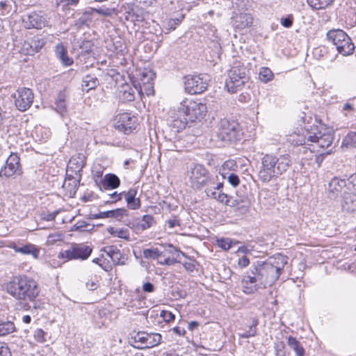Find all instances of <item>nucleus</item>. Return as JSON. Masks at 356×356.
I'll return each mask as SVG.
<instances>
[{
    "label": "nucleus",
    "instance_id": "nucleus-35",
    "mask_svg": "<svg viewBox=\"0 0 356 356\" xmlns=\"http://www.w3.org/2000/svg\"><path fill=\"white\" fill-rule=\"evenodd\" d=\"M154 223L155 220L152 216L145 215L140 222H138L137 227L140 230H145L151 227Z\"/></svg>",
    "mask_w": 356,
    "mask_h": 356
},
{
    "label": "nucleus",
    "instance_id": "nucleus-52",
    "mask_svg": "<svg viewBox=\"0 0 356 356\" xmlns=\"http://www.w3.org/2000/svg\"><path fill=\"white\" fill-rule=\"evenodd\" d=\"M154 284L150 282H145L142 286V290L145 293H152L154 291Z\"/></svg>",
    "mask_w": 356,
    "mask_h": 356
},
{
    "label": "nucleus",
    "instance_id": "nucleus-5",
    "mask_svg": "<svg viewBox=\"0 0 356 356\" xmlns=\"http://www.w3.org/2000/svg\"><path fill=\"white\" fill-rule=\"evenodd\" d=\"M248 79V70L247 67L238 64L233 66L229 70L225 87L229 92L235 93L243 88Z\"/></svg>",
    "mask_w": 356,
    "mask_h": 356
},
{
    "label": "nucleus",
    "instance_id": "nucleus-24",
    "mask_svg": "<svg viewBox=\"0 0 356 356\" xmlns=\"http://www.w3.org/2000/svg\"><path fill=\"white\" fill-rule=\"evenodd\" d=\"M252 21L253 19L250 15L240 13L234 17V26L238 29H243L251 26Z\"/></svg>",
    "mask_w": 356,
    "mask_h": 356
},
{
    "label": "nucleus",
    "instance_id": "nucleus-34",
    "mask_svg": "<svg viewBox=\"0 0 356 356\" xmlns=\"http://www.w3.org/2000/svg\"><path fill=\"white\" fill-rule=\"evenodd\" d=\"M143 254L145 259H159L162 257H166L165 252H161L158 248L145 249L143 251Z\"/></svg>",
    "mask_w": 356,
    "mask_h": 356
},
{
    "label": "nucleus",
    "instance_id": "nucleus-21",
    "mask_svg": "<svg viewBox=\"0 0 356 356\" xmlns=\"http://www.w3.org/2000/svg\"><path fill=\"white\" fill-rule=\"evenodd\" d=\"M26 23L27 24L28 29L34 28L40 29L46 26L47 20L40 14L32 13L28 16V19Z\"/></svg>",
    "mask_w": 356,
    "mask_h": 356
},
{
    "label": "nucleus",
    "instance_id": "nucleus-29",
    "mask_svg": "<svg viewBox=\"0 0 356 356\" xmlns=\"http://www.w3.org/2000/svg\"><path fill=\"white\" fill-rule=\"evenodd\" d=\"M306 129H309V127L306 126L302 134L295 133L289 136V141L293 145H307V143L309 141L308 138L306 137Z\"/></svg>",
    "mask_w": 356,
    "mask_h": 356
},
{
    "label": "nucleus",
    "instance_id": "nucleus-7",
    "mask_svg": "<svg viewBox=\"0 0 356 356\" xmlns=\"http://www.w3.org/2000/svg\"><path fill=\"white\" fill-rule=\"evenodd\" d=\"M327 38L332 42L339 54L343 56L353 54L355 45L351 38L341 29L330 30L327 33Z\"/></svg>",
    "mask_w": 356,
    "mask_h": 356
},
{
    "label": "nucleus",
    "instance_id": "nucleus-51",
    "mask_svg": "<svg viewBox=\"0 0 356 356\" xmlns=\"http://www.w3.org/2000/svg\"><path fill=\"white\" fill-rule=\"evenodd\" d=\"M181 21L179 19H169L167 21V26L170 30H175Z\"/></svg>",
    "mask_w": 356,
    "mask_h": 356
},
{
    "label": "nucleus",
    "instance_id": "nucleus-40",
    "mask_svg": "<svg viewBox=\"0 0 356 356\" xmlns=\"http://www.w3.org/2000/svg\"><path fill=\"white\" fill-rule=\"evenodd\" d=\"M15 327L13 322L6 321L0 323V337L8 334L15 331Z\"/></svg>",
    "mask_w": 356,
    "mask_h": 356
},
{
    "label": "nucleus",
    "instance_id": "nucleus-3",
    "mask_svg": "<svg viewBox=\"0 0 356 356\" xmlns=\"http://www.w3.org/2000/svg\"><path fill=\"white\" fill-rule=\"evenodd\" d=\"M291 165V160L289 154H282L277 157L267 154L261 159L259 177L261 181L268 182L285 172Z\"/></svg>",
    "mask_w": 356,
    "mask_h": 356
},
{
    "label": "nucleus",
    "instance_id": "nucleus-33",
    "mask_svg": "<svg viewBox=\"0 0 356 356\" xmlns=\"http://www.w3.org/2000/svg\"><path fill=\"white\" fill-rule=\"evenodd\" d=\"M273 78L274 74L270 68L266 67H262L260 68L259 72V79L262 83H266L272 81Z\"/></svg>",
    "mask_w": 356,
    "mask_h": 356
},
{
    "label": "nucleus",
    "instance_id": "nucleus-63",
    "mask_svg": "<svg viewBox=\"0 0 356 356\" xmlns=\"http://www.w3.org/2000/svg\"><path fill=\"white\" fill-rule=\"evenodd\" d=\"M122 193H117L115 192L111 195V197L114 200L115 202L122 199Z\"/></svg>",
    "mask_w": 356,
    "mask_h": 356
},
{
    "label": "nucleus",
    "instance_id": "nucleus-42",
    "mask_svg": "<svg viewBox=\"0 0 356 356\" xmlns=\"http://www.w3.org/2000/svg\"><path fill=\"white\" fill-rule=\"evenodd\" d=\"M237 242H234L232 240H231L230 238H218L216 240V243H217L218 246L225 251L229 250L232 248V244L233 243L235 244Z\"/></svg>",
    "mask_w": 356,
    "mask_h": 356
},
{
    "label": "nucleus",
    "instance_id": "nucleus-26",
    "mask_svg": "<svg viewBox=\"0 0 356 356\" xmlns=\"http://www.w3.org/2000/svg\"><path fill=\"white\" fill-rule=\"evenodd\" d=\"M102 184L104 189H115L120 186V180L118 176L110 173L104 176Z\"/></svg>",
    "mask_w": 356,
    "mask_h": 356
},
{
    "label": "nucleus",
    "instance_id": "nucleus-47",
    "mask_svg": "<svg viewBox=\"0 0 356 356\" xmlns=\"http://www.w3.org/2000/svg\"><path fill=\"white\" fill-rule=\"evenodd\" d=\"M293 16L288 15L286 17L282 18L280 20L281 24L285 28H290L293 25Z\"/></svg>",
    "mask_w": 356,
    "mask_h": 356
},
{
    "label": "nucleus",
    "instance_id": "nucleus-49",
    "mask_svg": "<svg viewBox=\"0 0 356 356\" xmlns=\"http://www.w3.org/2000/svg\"><path fill=\"white\" fill-rule=\"evenodd\" d=\"M118 250H119V249L116 246H114V245L106 246L104 248V252L109 257H111L112 255H114V254H115V252H118Z\"/></svg>",
    "mask_w": 356,
    "mask_h": 356
},
{
    "label": "nucleus",
    "instance_id": "nucleus-23",
    "mask_svg": "<svg viewBox=\"0 0 356 356\" xmlns=\"http://www.w3.org/2000/svg\"><path fill=\"white\" fill-rule=\"evenodd\" d=\"M126 214H127L126 209H116L114 210L101 211V212H99L98 213L93 214L92 218L94 219L113 218H116L118 220H120Z\"/></svg>",
    "mask_w": 356,
    "mask_h": 356
},
{
    "label": "nucleus",
    "instance_id": "nucleus-41",
    "mask_svg": "<svg viewBox=\"0 0 356 356\" xmlns=\"http://www.w3.org/2000/svg\"><path fill=\"white\" fill-rule=\"evenodd\" d=\"M76 165V168H77L79 170L82 169L86 165L84 156L82 154H79V156L76 157H72L69 161V166L72 168V165Z\"/></svg>",
    "mask_w": 356,
    "mask_h": 356
},
{
    "label": "nucleus",
    "instance_id": "nucleus-36",
    "mask_svg": "<svg viewBox=\"0 0 356 356\" xmlns=\"http://www.w3.org/2000/svg\"><path fill=\"white\" fill-rule=\"evenodd\" d=\"M258 325V320L257 318H252L250 324L249 325L248 330L241 334L240 336L242 338H249L254 337L257 334V326Z\"/></svg>",
    "mask_w": 356,
    "mask_h": 356
},
{
    "label": "nucleus",
    "instance_id": "nucleus-19",
    "mask_svg": "<svg viewBox=\"0 0 356 356\" xmlns=\"http://www.w3.org/2000/svg\"><path fill=\"white\" fill-rule=\"evenodd\" d=\"M341 205L344 211L348 213L356 211V189L355 188L346 195H343Z\"/></svg>",
    "mask_w": 356,
    "mask_h": 356
},
{
    "label": "nucleus",
    "instance_id": "nucleus-15",
    "mask_svg": "<svg viewBox=\"0 0 356 356\" xmlns=\"http://www.w3.org/2000/svg\"><path fill=\"white\" fill-rule=\"evenodd\" d=\"M137 124L136 117L128 113L117 115L114 122L115 129L124 132L125 134L131 133L136 129Z\"/></svg>",
    "mask_w": 356,
    "mask_h": 356
},
{
    "label": "nucleus",
    "instance_id": "nucleus-18",
    "mask_svg": "<svg viewBox=\"0 0 356 356\" xmlns=\"http://www.w3.org/2000/svg\"><path fill=\"white\" fill-rule=\"evenodd\" d=\"M222 188V184L219 183L216 187L207 188L205 191L208 197H212L213 199L217 200L220 202L225 203L227 205L233 207L234 206V203L232 202L230 197H229L226 194L221 193L220 191V188Z\"/></svg>",
    "mask_w": 356,
    "mask_h": 356
},
{
    "label": "nucleus",
    "instance_id": "nucleus-54",
    "mask_svg": "<svg viewBox=\"0 0 356 356\" xmlns=\"http://www.w3.org/2000/svg\"><path fill=\"white\" fill-rule=\"evenodd\" d=\"M56 110L58 113L63 114L64 112L66 111V104L65 102H60L57 103L56 102Z\"/></svg>",
    "mask_w": 356,
    "mask_h": 356
},
{
    "label": "nucleus",
    "instance_id": "nucleus-2",
    "mask_svg": "<svg viewBox=\"0 0 356 356\" xmlns=\"http://www.w3.org/2000/svg\"><path fill=\"white\" fill-rule=\"evenodd\" d=\"M6 290L17 300L30 302L34 301L40 293L38 283L26 275L14 277L6 284Z\"/></svg>",
    "mask_w": 356,
    "mask_h": 356
},
{
    "label": "nucleus",
    "instance_id": "nucleus-46",
    "mask_svg": "<svg viewBox=\"0 0 356 356\" xmlns=\"http://www.w3.org/2000/svg\"><path fill=\"white\" fill-rule=\"evenodd\" d=\"M45 332L42 329H37L34 332V338L38 342H44Z\"/></svg>",
    "mask_w": 356,
    "mask_h": 356
},
{
    "label": "nucleus",
    "instance_id": "nucleus-57",
    "mask_svg": "<svg viewBox=\"0 0 356 356\" xmlns=\"http://www.w3.org/2000/svg\"><path fill=\"white\" fill-rule=\"evenodd\" d=\"M122 254L120 250H119L118 252L111 257V259L113 262H118L121 259Z\"/></svg>",
    "mask_w": 356,
    "mask_h": 356
},
{
    "label": "nucleus",
    "instance_id": "nucleus-48",
    "mask_svg": "<svg viewBox=\"0 0 356 356\" xmlns=\"http://www.w3.org/2000/svg\"><path fill=\"white\" fill-rule=\"evenodd\" d=\"M237 168V165L236 164V162L233 160H229L225 161L222 165V170H235V169Z\"/></svg>",
    "mask_w": 356,
    "mask_h": 356
},
{
    "label": "nucleus",
    "instance_id": "nucleus-38",
    "mask_svg": "<svg viewBox=\"0 0 356 356\" xmlns=\"http://www.w3.org/2000/svg\"><path fill=\"white\" fill-rule=\"evenodd\" d=\"M308 4L314 9L320 10L330 5L334 0H307Z\"/></svg>",
    "mask_w": 356,
    "mask_h": 356
},
{
    "label": "nucleus",
    "instance_id": "nucleus-32",
    "mask_svg": "<svg viewBox=\"0 0 356 356\" xmlns=\"http://www.w3.org/2000/svg\"><path fill=\"white\" fill-rule=\"evenodd\" d=\"M287 344L294 350L296 356H305V349L296 338L291 336L289 337L287 339Z\"/></svg>",
    "mask_w": 356,
    "mask_h": 356
},
{
    "label": "nucleus",
    "instance_id": "nucleus-27",
    "mask_svg": "<svg viewBox=\"0 0 356 356\" xmlns=\"http://www.w3.org/2000/svg\"><path fill=\"white\" fill-rule=\"evenodd\" d=\"M189 122L190 121L186 119V116L180 115L177 111V117H175L172 120L170 127L174 129V131L179 132L186 127Z\"/></svg>",
    "mask_w": 356,
    "mask_h": 356
},
{
    "label": "nucleus",
    "instance_id": "nucleus-4",
    "mask_svg": "<svg viewBox=\"0 0 356 356\" xmlns=\"http://www.w3.org/2000/svg\"><path fill=\"white\" fill-rule=\"evenodd\" d=\"M186 177L190 186L195 190H200L211 183L212 177L207 169L202 164L191 165L187 172Z\"/></svg>",
    "mask_w": 356,
    "mask_h": 356
},
{
    "label": "nucleus",
    "instance_id": "nucleus-56",
    "mask_svg": "<svg viewBox=\"0 0 356 356\" xmlns=\"http://www.w3.org/2000/svg\"><path fill=\"white\" fill-rule=\"evenodd\" d=\"M167 224H168V227L170 229H172L175 227L179 225V221L177 220H176V219H170V220H168L167 221Z\"/></svg>",
    "mask_w": 356,
    "mask_h": 356
},
{
    "label": "nucleus",
    "instance_id": "nucleus-62",
    "mask_svg": "<svg viewBox=\"0 0 356 356\" xmlns=\"http://www.w3.org/2000/svg\"><path fill=\"white\" fill-rule=\"evenodd\" d=\"M199 325V323L197 321H191L188 323V330L193 331L195 328H197Z\"/></svg>",
    "mask_w": 356,
    "mask_h": 356
},
{
    "label": "nucleus",
    "instance_id": "nucleus-45",
    "mask_svg": "<svg viewBox=\"0 0 356 356\" xmlns=\"http://www.w3.org/2000/svg\"><path fill=\"white\" fill-rule=\"evenodd\" d=\"M227 180L229 183L234 187L237 186L240 183L238 177L234 173H231L228 175Z\"/></svg>",
    "mask_w": 356,
    "mask_h": 356
},
{
    "label": "nucleus",
    "instance_id": "nucleus-17",
    "mask_svg": "<svg viewBox=\"0 0 356 356\" xmlns=\"http://www.w3.org/2000/svg\"><path fill=\"white\" fill-rule=\"evenodd\" d=\"M9 247L16 253H20L24 255H31L35 259L39 257L40 249L34 244L28 243L19 245L16 243L13 242L10 243Z\"/></svg>",
    "mask_w": 356,
    "mask_h": 356
},
{
    "label": "nucleus",
    "instance_id": "nucleus-9",
    "mask_svg": "<svg viewBox=\"0 0 356 356\" xmlns=\"http://www.w3.org/2000/svg\"><path fill=\"white\" fill-rule=\"evenodd\" d=\"M306 137L308 141L316 143L323 149L330 146L334 140L332 133L321 125H312L306 129Z\"/></svg>",
    "mask_w": 356,
    "mask_h": 356
},
{
    "label": "nucleus",
    "instance_id": "nucleus-61",
    "mask_svg": "<svg viewBox=\"0 0 356 356\" xmlns=\"http://www.w3.org/2000/svg\"><path fill=\"white\" fill-rule=\"evenodd\" d=\"M86 287L90 290L93 291L97 288V284L92 281L88 282L86 283Z\"/></svg>",
    "mask_w": 356,
    "mask_h": 356
},
{
    "label": "nucleus",
    "instance_id": "nucleus-43",
    "mask_svg": "<svg viewBox=\"0 0 356 356\" xmlns=\"http://www.w3.org/2000/svg\"><path fill=\"white\" fill-rule=\"evenodd\" d=\"M58 213V211H55L54 212H45L42 211L40 213V216L42 220L46 221H51L54 220Z\"/></svg>",
    "mask_w": 356,
    "mask_h": 356
},
{
    "label": "nucleus",
    "instance_id": "nucleus-31",
    "mask_svg": "<svg viewBox=\"0 0 356 356\" xmlns=\"http://www.w3.org/2000/svg\"><path fill=\"white\" fill-rule=\"evenodd\" d=\"M98 85V80L96 76L92 75H86L82 81V89L88 92L90 90L94 89Z\"/></svg>",
    "mask_w": 356,
    "mask_h": 356
},
{
    "label": "nucleus",
    "instance_id": "nucleus-58",
    "mask_svg": "<svg viewBox=\"0 0 356 356\" xmlns=\"http://www.w3.org/2000/svg\"><path fill=\"white\" fill-rule=\"evenodd\" d=\"M213 38H211V41L213 42V46L215 48L220 47V39L218 35L215 34L213 35Z\"/></svg>",
    "mask_w": 356,
    "mask_h": 356
},
{
    "label": "nucleus",
    "instance_id": "nucleus-16",
    "mask_svg": "<svg viewBox=\"0 0 356 356\" xmlns=\"http://www.w3.org/2000/svg\"><path fill=\"white\" fill-rule=\"evenodd\" d=\"M22 173L19 163V157L17 154L12 153L6 161V165L0 170V177L9 178L13 176L20 175Z\"/></svg>",
    "mask_w": 356,
    "mask_h": 356
},
{
    "label": "nucleus",
    "instance_id": "nucleus-59",
    "mask_svg": "<svg viewBox=\"0 0 356 356\" xmlns=\"http://www.w3.org/2000/svg\"><path fill=\"white\" fill-rule=\"evenodd\" d=\"M173 331L179 336H182L185 334L186 331L179 327H175L173 328Z\"/></svg>",
    "mask_w": 356,
    "mask_h": 356
},
{
    "label": "nucleus",
    "instance_id": "nucleus-53",
    "mask_svg": "<svg viewBox=\"0 0 356 356\" xmlns=\"http://www.w3.org/2000/svg\"><path fill=\"white\" fill-rule=\"evenodd\" d=\"M0 356H11L9 348L0 343Z\"/></svg>",
    "mask_w": 356,
    "mask_h": 356
},
{
    "label": "nucleus",
    "instance_id": "nucleus-10",
    "mask_svg": "<svg viewBox=\"0 0 356 356\" xmlns=\"http://www.w3.org/2000/svg\"><path fill=\"white\" fill-rule=\"evenodd\" d=\"M208 76L187 75L184 77V89L186 92L195 95L203 92L208 86Z\"/></svg>",
    "mask_w": 356,
    "mask_h": 356
},
{
    "label": "nucleus",
    "instance_id": "nucleus-11",
    "mask_svg": "<svg viewBox=\"0 0 356 356\" xmlns=\"http://www.w3.org/2000/svg\"><path fill=\"white\" fill-rule=\"evenodd\" d=\"M92 252V248L86 243H73L69 249L60 253V257L68 260H85L89 257Z\"/></svg>",
    "mask_w": 356,
    "mask_h": 356
},
{
    "label": "nucleus",
    "instance_id": "nucleus-44",
    "mask_svg": "<svg viewBox=\"0 0 356 356\" xmlns=\"http://www.w3.org/2000/svg\"><path fill=\"white\" fill-rule=\"evenodd\" d=\"M160 316L166 323L173 321L175 318V316L172 312L166 310H162L160 313Z\"/></svg>",
    "mask_w": 356,
    "mask_h": 356
},
{
    "label": "nucleus",
    "instance_id": "nucleus-12",
    "mask_svg": "<svg viewBox=\"0 0 356 356\" xmlns=\"http://www.w3.org/2000/svg\"><path fill=\"white\" fill-rule=\"evenodd\" d=\"M354 185L348 179H341L338 177L333 178L328 185V191L330 198L343 197L349 191L354 189Z\"/></svg>",
    "mask_w": 356,
    "mask_h": 356
},
{
    "label": "nucleus",
    "instance_id": "nucleus-28",
    "mask_svg": "<svg viewBox=\"0 0 356 356\" xmlns=\"http://www.w3.org/2000/svg\"><path fill=\"white\" fill-rule=\"evenodd\" d=\"M169 253L172 254V257H164L165 258L163 259H161L159 261V263L160 264L168 266L174 265L175 264L179 262V257L181 254L184 255V252L179 251L175 248H173L172 250H170Z\"/></svg>",
    "mask_w": 356,
    "mask_h": 356
},
{
    "label": "nucleus",
    "instance_id": "nucleus-64",
    "mask_svg": "<svg viewBox=\"0 0 356 356\" xmlns=\"http://www.w3.org/2000/svg\"><path fill=\"white\" fill-rule=\"evenodd\" d=\"M56 102H65V95L63 93H59L56 100Z\"/></svg>",
    "mask_w": 356,
    "mask_h": 356
},
{
    "label": "nucleus",
    "instance_id": "nucleus-8",
    "mask_svg": "<svg viewBox=\"0 0 356 356\" xmlns=\"http://www.w3.org/2000/svg\"><path fill=\"white\" fill-rule=\"evenodd\" d=\"M216 135L218 139L225 143H233L238 140L241 129L238 122L227 119H221L216 127Z\"/></svg>",
    "mask_w": 356,
    "mask_h": 356
},
{
    "label": "nucleus",
    "instance_id": "nucleus-30",
    "mask_svg": "<svg viewBox=\"0 0 356 356\" xmlns=\"http://www.w3.org/2000/svg\"><path fill=\"white\" fill-rule=\"evenodd\" d=\"M44 44V40L38 37L33 38L31 42H25V45L29 46L30 47V51H28L27 54L33 55V54L40 51Z\"/></svg>",
    "mask_w": 356,
    "mask_h": 356
},
{
    "label": "nucleus",
    "instance_id": "nucleus-50",
    "mask_svg": "<svg viewBox=\"0 0 356 356\" xmlns=\"http://www.w3.org/2000/svg\"><path fill=\"white\" fill-rule=\"evenodd\" d=\"M249 264L250 260L245 255L241 257L238 260V266L241 268L247 267Z\"/></svg>",
    "mask_w": 356,
    "mask_h": 356
},
{
    "label": "nucleus",
    "instance_id": "nucleus-25",
    "mask_svg": "<svg viewBox=\"0 0 356 356\" xmlns=\"http://www.w3.org/2000/svg\"><path fill=\"white\" fill-rule=\"evenodd\" d=\"M55 54L63 65L65 66L72 65L73 59L67 56V51L62 43H59L55 47Z\"/></svg>",
    "mask_w": 356,
    "mask_h": 356
},
{
    "label": "nucleus",
    "instance_id": "nucleus-6",
    "mask_svg": "<svg viewBox=\"0 0 356 356\" xmlns=\"http://www.w3.org/2000/svg\"><path fill=\"white\" fill-rule=\"evenodd\" d=\"M207 109V106L201 102L185 99L178 107V112L180 115L186 116L188 120L193 122L202 119L206 115Z\"/></svg>",
    "mask_w": 356,
    "mask_h": 356
},
{
    "label": "nucleus",
    "instance_id": "nucleus-1",
    "mask_svg": "<svg viewBox=\"0 0 356 356\" xmlns=\"http://www.w3.org/2000/svg\"><path fill=\"white\" fill-rule=\"evenodd\" d=\"M287 264V257L278 254L274 261L259 262L254 264L250 271L255 277L260 287L266 288L278 280L284 266Z\"/></svg>",
    "mask_w": 356,
    "mask_h": 356
},
{
    "label": "nucleus",
    "instance_id": "nucleus-22",
    "mask_svg": "<svg viewBox=\"0 0 356 356\" xmlns=\"http://www.w3.org/2000/svg\"><path fill=\"white\" fill-rule=\"evenodd\" d=\"M136 195L137 190L136 188H130L127 192L122 193L128 207L131 209H137L140 207V199L136 197Z\"/></svg>",
    "mask_w": 356,
    "mask_h": 356
},
{
    "label": "nucleus",
    "instance_id": "nucleus-20",
    "mask_svg": "<svg viewBox=\"0 0 356 356\" xmlns=\"http://www.w3.org/2000/svg\"><path fill=\"white\" fill-rule=\"evenodd\" d=\"M255 277L251 273L250 271L248 272L247 275H244L241 283L243 291L246 294H252L260 289V284H258L257 280H254Z\"/></svg>",
    "mask_w": 356,
    "mask_h": 356
},
{
    "label": "nucleus",
    "instance_id": "nucleus-37",
    "mask_svg": "<svg viewBox=\"0 0 356 356\" xmlns=\"http://www.w3.org/2000/svg\"><path fill=\"white\" fill-rule=\"evenodd\" d=\"M342 147L346 148H353L356 147V133L349 132L347 136L343 138L342 142Z\"/></svg>",
    "mask_w": 356,
    "mask_h": 356
},
{
    "label": "nucleus",
    "instance_id": "nucleus-39",
    "mask_svg": "<svg viewBox=\"0 0 356 356\" xmlns=\"http://www.w3.org/2000/svg\"><path fill=\"white\" fill-rule=\"evenodd\" d=\"M108 232L113 236H117L126 240H129V234L127 229L122 228L115 229L114 227H111L108 228Z\"/></svg>",
    "mask_w": 356,
    "mask_h": 356
},
{
    "label": "nucleus",
    "instance_id": "nucleus-14",
    "mask_svg": "<svg viewBox=\"0 0 356 356\" xmlns=\"http://www.w3.org/2000/svg\"><path fill=\"white\" fill-rule=\"evenodd\" d=\"M15 99V104L17 108L20 111L28 110L33 102L34 94L31 89L28 88H22L18 89L13 95Z\"/></svg>",
    "mask_w": 356,
    "mask_h": 356
},
{
    "label": "nucleus",
    "instance_id": "nucleus-60",
    "mask_svg": "<svg viewBox=\"0 0 356 356\" xmlns=\"http://www.w3.org/2000/svg\"><path fill=\"white\" fill-rule=\"evenodd\" d=\"M250 252V250H249L246 246L239 247L237 250V253L248 254Z\"/></svg>",
    "mask_w": 356,
    "mask_h": 356
},
{
    "label": "nucleus",
    "instance_id": "nucleus-55",
    "mask_svg": "<svg viewBox=\"0 0 356 356\" xmlns=\"http://www.w3.org/2000/svg\"><path fill=\"white\" fill-rule=\"evenodd\" d=\"M184 267L188 271L193 272L195 268L194 261L186 262L184 264Z\"/></svg>",
    "mask_w": 356,
    "mask_h": 356
},
{
    "label": "nucleus",
    "instance_id": "nucleus-13",
    "mask_svg": "<svg viewBox=\"0 0 356 356\" xmlns=\"http://www.w3.org/2000/svg\"><path fill=\"white\" fill-rule=\"evenodd\" d=\"M134 342L138 343L136 346L139 349L151 348L158 346L161 341L162 337L159 333H147L140 332L132 337Z\"/></svg>",
    "mask_w": 356,
    "mask_h": 356
}]
</instances>
